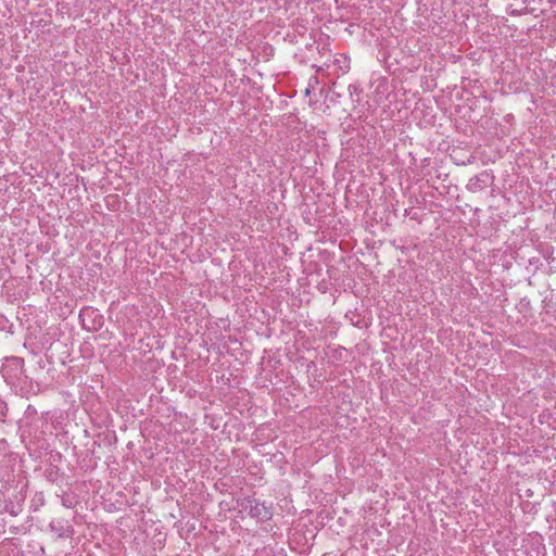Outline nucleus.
Here are the masks:
<instances>
[{
  "mask_svg": "<svg viewBox=\"0 0 556 556\" xmlns=\"http://www.w3.org/2000/svg\"><path fill=\"white\" fill-rule=\"evenodd\" d=\"M255 510H257L258 514H261V510H264V517H267V510L265 506L258 507V505L255 506Z\"/></svg>",
  "mask_w": 556,
  "mask_h": 556,
  "instance_id": "obj_1",
  "label": "nucleus"
}]
</instances>
